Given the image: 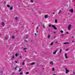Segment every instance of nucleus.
<instances>
[{
	"instance_id": "55",
	"label": "nucleus",
	"mask_w": 75,
	"mask_h": 75,
	"mask_svg": "<svg viewBox=\"0 0 75 75\" xmlns=\"http://www.w3.org/2000/svg\"><path fill=\"white\" fill-rule=\"evenodd\" d=\"M53 75H55V74H53Z\"/></svg>"
},
{
	"instance_id": "6",
	"label": "nucleus",
	"mask_w": 75,
	"mask_h": 75,
	"mask_svg": "<svg viewBox=\"0 0 75 75\" xmlns=\"http://www.w3.org/2000/svg\"><path fill=\"white\" fill-rule=\"evenodd\" d=\"M57 51V50L55 51V52H53V54H56Z\"/></svg>"
},
{
	"instance_id": "10",
	"label": "nucleus",
	"mask_w": 75,
	"mask_h": 75,
	"mask_svg": "<svg viewBox=\"0 0 75 75\" xmlns=\"http://www.w3.org/2000/svg\"><path fill=\"white\" fill-rule=\"evenodd\" d=\"M67 53H66L65 55L66 58H68V57H67Z\"/></svg>"
},
{
	"instance_id": "49",
	"label": "nucleus",
	"mask_w": 75,
	"mask_h": 75,
	"mask_svg": "<svg viewBox=\"0 0 75 75\" xmlns=\"http://www.w3.org/2000/svg\"><path fill=\"white\" fill-rule=\"evenodd\" d=\"M35 35H37V34H36V33H35Z\"/></svg>"
},
{
	"instance_id": "48",
	"label": "nucleus",
	"mask_w": 75,
	"mask_h": 75,
	"mask_svg": "<svg viewBox=\"0 0 75 75\" xmlns=\"http://www.w3.org/2000/svg\"><path fill=\"white\" fill-rule=\"evenodd\" d=\"M27 51H26V50H25V52H26Z\"/></svg>"
},
{
	"instance_id": "27",
	"label": "nucleus",
	"mask_w": 75,
	"mask_h": 75,
	"mask_svg": "<svg viewBox=\"0 0 75 75\" xmlns=\"http://www.w3.org/2000/svg\"><path fill=\"white\" fill-rule=\"evenodd\" d=\"M17 68V66H16V67H15V68H14V69H16V68Z\"/></svg>"
},
{
	"instance_id": "5",
	"label": "nucleus",
	"mask_w": 75,
	"mask_h": 75,
	"mask_svg": "<svg viewBox=\"0 0 75 75\" xmlns=\"http://www.w3.org/2000/svg\"><path fill=\"white\" fill-rule=\"evenodd\" d=\"M62 13V11L61 10H60L58 13V14H61Z\"/></svg>"
},
{
	"instance_id": "38",
	"label": "nucleus",
	"mask_w": 75,
	"mask_h": 75,
	"mask_svg": "<svg viewBox=\"0 0 75 75\" xmlns=\"http://www.w3.org/2000/svg\"><path fill=\"white\" fill-rule=\"evenodd\" d=\"M36 33H38V31L37 30V29H36Z\"/></svg>"
},
{
	"instance_id": "51",
	"label": "nucleus",
	"mask_w": 75,
	"mask_h": 75,
	"mask_svg": "<svg viewBox=\"0 0 75 75\" xmlns=\"http://www.w3.org/2000/svg\"><path fill=\"white\" fill-rule=\"evenodd\" d=\"M18 6L19 7H20V5H19Z\"/></svg>"
},
{
	"instance_id": "16",
	"label": "nucleus",
	"mask_w": 75,
	"mask_h": 75,
	"mask_svg": "<svg viewBox=\"0 0 75 75\" xmlns=\"http://www.w3.org/2000/svg\"><path fill=\"white\" fill-rule=\"evenodd\" d=\"M5 40H7L8 38H7V36L5 37Z\"/></svg>"
},
{
	"instance_id": "54",
	"label": "nucleus",
	"mask_w": 75,
	"mask_h": 75,
	"mask_svg": "<svg viewBox=\"0 0 75 75\" xmlns=\"http://www.w3.org/2000/svg\"><path fill=\"white\" fill-rule=\"evenodd\" d=\"M55 37H54V38H55Z\"/></svg>"
},
{
	"instance_id": "33",
	"label": "nucleus",
	"mask_w": 75,
	"mask_h": 75,
	"mask_svg": "<svg viewBox=\"0 0 75 75\" xmlns=\"http://www.w3.org/2000/svg\"><path fill=\"white\" fill-rule=\"evenodd\" d=\"M42 25L43 27V28H45V26H44V25Z\"/></svg>"
},
{
	"instance_id": "17",
	"label": "nucleus",
	"mask_w": 75,
	"mask_h": 75,
	"mask_svg": "<svg viewBox=\"0 0 75 75\" xmlns=\"http://www.w3.org/2000/svg\"><path fill=\"white\" fill-rule=\"evenodd\" d=\"M53 62H50V64H53Z\"/></svg>"
},
{
	"instance_id": "42",
	"label": "nucleus",
	"mask_w": 75,
	"mask_h": 75,
	"mask_svg": "<svg viewBox=\"0 0 75 75\" xmlns=\"http://www.w3.org/2000/svg\"><path fill=\"white\" fill-rule=\"evenodd\" d=\"M36 28H37V29H38V30L39 28H38V27H37Z\"/></svg>"
},
{
	"instance_id": "34",
	"label": "nucleus",
	"mask_w": 75,
	"mask_h": 75,
	"mask_svg": "<svg viewBox=\"0 0 75 75\" xmlns=\"http://www.w3.org/2000/svg\"><path fill=\"white\" fill-rule=\"evenodd\" d=\"M15 56H16V57H17L18 56L17 54H16Z\"/></svg>"
},
{
	"instance_id": "50",
	"label": "nucleus",
	"mask_w": 75,
	"mask_h": 75,
	"mask_svg": "<svg viewBox=\"0 0 75 75\" xmlns=\"http://www.w3.org/2000/svg\"><path fill=\"white\" fill-rule=\"evenodd\" d=\"M72 38H74V36H72Z\"/></svg>"
},
{
	"instance_id": "57",
	"label": "nucleus",
	"mask_w": 75,
	"mask_h": 75,
	"mask_svg": "<svg viewBox=\"0 0 75 75\" xmlns=\"http://www.w3.org/2000/svg\"><path fill=\"white\" fill-rule=\"evenodd\" d=\"M33 23H32V24H33Z\"/></svg>"
},
{
	"instance_id": "23",
	"label": "nucleus",
	"mask_w": 75,
	"mask_h": 75,
	"mask_svg": "<svg viewBox=\"0 0 75 75\" xmlns=\"http://www.w3.org/2000/svg\"><path fill=\"white\" fill-rule=\"evenodd\" d=\"M24 64H25L24 63V62H23L22 63V64L23 65H24Z\"/></svg>"
},
{
	"instance_id": "7",
	"label": "nucleus",
	"mask_w": 75,
	"mask_h": 75,
	"mask_svg": "<svg viewBox=\"0 0 75 75\" xmlns=\"http://www.w3.org/2000/svg\"><path fill=\"white\" fill-rule=\"evenodd\" d=\"M62 49H60L59 52L60 54H61V53L62 52Z\"/></svg>"
},
{
	"instance_id": "43",
	"label": "nucleus",
	"mask_w": 75,
	"mask_h": 75,
	"mask_svg": "<svg viewBox=\"0 0 75 75\" xmlns=\"http://www.w3.org/2000/svg\"><path fill=\"white\" fill-rule=\"evenodd\" d=\"M66 33H67V34H69V32H66Z\"/></svg>"
},
{
	"instance_id": "30",
	"label": "nucleus",
	"mask_w": 75,
	"mask_h": 75,
	"mask_svg": "<svg viewBox=\"0 0 75 75\" xmlns=\"http://www.w3.org/2000/svg\"><path fill=\"white\" fill-rule=\"evenodd\" d=\"M12 38H13V39H14V36H13L12 37Z\"/></svg>"
},
{
	"instance_id": "35",
	"label": "nucleus",
	"mask_w": 75,
	"mask_h": 75,
	"mask_svg": "<svg viewBox=\"0 0 75 75\" xmlns=\"http://www.w3.org/2000/svg\"><path fill=\"white\" fill-rule=\"evenodd\" d=\"M30 1L31 3H33V1L32 0H30Z\"/></svg>"
},
{
	"instance_id": "1",
	"label": "nucleus",
	"mask_w": 75,
	"mask_h": 75,
	"mask_svg": "<svg viewBox=\"0 0 75 75\" xmlns=\"http://www.w3.org/2000/svg\"><path fill=\"white\" fill-rule=\"evenodd\" d=\"M52 26V27H53L54 28V29H55V30H57V28H56L55 27V26H54V25H49V27H51Z\"/></svg>"
},
{
	"instance_id": "56",
	"label": "nucleus",
	"mask_w": 75,
	"mask_h": 75,
	"mask_svg": "<svg viewBox=\"0 0 75 75\" xmlns=\"http://www.w3.org/2000/svg\"><path fill=\"white\" fill-rule=\"evenodd\" d=\"M39 26H40V25H38V27H39Z\"/></svg>"
},
{
	"instance_id": "28",
	"label": "nucleus",
	"mask_w": 75,
	"mask_h": 75,
	"mask_svg": "<svg viewBox=\"0 0 75 75\" xmlns=\"http://www.w3.org/2000/svg\"><path fill=\"white\" fill-rule=\"evenodd\" d=\"M14 75V73L13 72L11 74V75Z\"/></svg>"
},
{
	"instance_id": "22",
	"label": "nucleus",
	"mask_w": 75,
	"mask_h": 75,
	"mask_svg": "<svg viewBox=\"0 0 75 75\" xmlns=\"http://www.w3.org/2000/svg\"><path fill=\"white\" fill-rule=\"evenodd\" d=\"M55 44H58V42H57V41H55Z\"/></svg>"
},
{
	"instance_id": "2",
	"label": "nucleus",
	"mask_w": 75,
	"mask_h": 75,
	"mask_svg": "<svg viewBox=\"0 0 75 75\" xmlns=\"http://www.w3.org/2000/svg\"><path fill=\"white\" fill-rule=\"evenodd\" d=\"M69 11L71 12V13H73V9H71L69 10Z\"/></svg>"
},
{
	"instance_id": "11",
	"label": "nucleus",
	"mask_w": 75,
	"mask_h": 75,
	"mask_svg": "<svg viewBox=\"0 0 75 75\" xmlns=\"http://www.w3.org/2000/svg\"><path fill=\"white\" fill-rule=\"evenodd\" d=\"M69 44V43L68 42H65L64 43V44Z\"/></svg>"
},
{
	"instance_id": "9",
	"label": "nucleus",
	"mask_w": 75,
	"mask_h": 75,
	"mask_svg": "<svg viewBox=\"0 0 75 75\" xmlns=\"http://www.w3.org/2000/svg\"><path fill=\"white\" fill-rule=\"evenodd\" d=\"M34 64H35V63L32 62L30 64V65H34Z\"/></svg>"
},
{
	"instance_id": "32",
	"label": "nucleus",
	"mask_w": 75,
	"mask_h": 75,
	"mask_svg": "<svg viewBox=\"0 0 75 75\" xmlns=\"http://www.w3.org/2000/svg\"><path fill=\"white\" fill-rule=\"evenodd\" d=\"M55 70V69L54 68H52V71H54Z\"/></svg>"
},
{
	"instance_id": "46",
	"label": "nucleus",
	"mask_w": 75,
	"mask_h": 75,
	"mask_svg": "<svg viewBox=\"0 0 75 75\" xmlns=\"http://www.w3.org/2000/svg\"><path fill=\"white\" fill-rule=\"evenodd\" d=\"M15 62L16 63H17V61H15Z\"/></svg>"
},
{
	"instance_id": "12",
	"label": "nucleus",
	"mask_w": 75,
	"mask_h": 75,
	"mask_svg": "<svg viewBox=\"0 0 75 75\" xmlns=\"http://www.w3.org/2000/svg\"><path fill=\"white\" fill-rule=\"evenodd\" d=\"M45 18H48V16L47 15H45Z\"/></svg>"
},
{
	"instance_id": "37",
	"label": "nucleus",
	"mask_w": 75,
	"mask_h": 75,
	"mask_svg": "<svg viewBox=\"0 0 75 75\" xmlns=\"http://www.w3.org/2000/svg\"><path fill=\"white\" fill-rule=\"evenodd\" d=\"M4 4H6V2L4 1Z\"/></svg>"
},
{
	"instance_id": "52",
	"label": "nucleus",
	"mask_w": 75,
	"mask_h": 75,
	"mask_svg": "<svg viewBox=\"0 0 75 75\" xmlns=\"http://www.w3.org/2000/svg\"><path fill=\"white\" fill-rule=\"evenodd\" d=\"M23 62H24V61H25V60H23Z\"/></svg>"
},
{
	"instance_id": "29",
	"label": "nucleus",
	"mask_w": 75,
	"mask_h": 75,
	"mask_svg": "<svg viewBox=\"0 0 75 75\" xmlns=\"http://www.w3.org/2000/svg\"><path fill=\"white\" fill-rule=\"evenodd\" d=\"M10 9L11 10H12V9H13V7H11L10 8Z\"/></svg>"
},
{
	"instance_id": "41",
	"label": "nucleus",
	"mask_w": 75,
	"mask_h": 75,
	"mask_svg": "<svg viewBox=\"0 0 75 75\" xmlns=\"http://www.w3.org/2000/svg\"><path fill=\"white\" fill-rule=\"evenodd\" d=\"M20 75H22V74H23V73H20Z\"/></svg>"
},
{
	"instance_id": "39",
	"label": "nucleus",
	"mask_w": 75,
	"mask_h": 75,
	"mask_svg": "<svg viewBox=\"0 0 75 75\" xmlns=\"http://www.w3.org/2000/svg\"><path fill=\"white\" fill-rule=\"evenodd\" d=\"M69 49H66V51H68Z\"/></svg>"
},
{
	"instance_id": "47",
	"label": "nucleus",
	"mask_w": 75,
	"mask_h": 75,
	"mask_svg": "<svg viewBox=\"0 0 75 75\" xmlns=\"http://www.w3.org/2000/svg\"><path fill=\"white\" fill-rule=\"evenodd\" d=\"M55 14V12H54L53 13V14Z\"/></svg>"
},
{
	"instance_id": "25",
	"label": "nucleus",
	"mask_w": 75,
	"mask_h": 75,
	"mask_svg": "<svg viewBox=\"0 0 75 75\" xmlns=\"http://www.w3.org/2000/svg\"><path fill=\"white\" fill-rule=\"evenodd\" d=\"M7 7H8V8L10 7V6L8 5H7Z\"/></svg>"
},
{
	"instance_id": "13",
	"label": "nucleus",
	"mask_w": 75,
	"mask_h": 75,
	"mask_svg": "<svg viewBox=\"0 0 75 75\" xmlns=\"http://www.w3.org/2000/svg\"><path fill=\"white\" fill-rule=\"evenodd\" d=\"M28 35H26V38L27 39V38H28Z\"/></svg>"
},
{
	"instance_id": "31",
	"label": "nucleus",
	"mask_w": 75,
	"mask_h": 75,
	"mask_svg": "<svg viewBox=\"0 0 75 75\" xmlns=\"http://www.w3.org/2000/svg\"><path fill=\"white\" fill-rule=\"evenodd\" d=\"M29 74V72H27L26 73V74Z\"/></svg>"
},
{
	"instance_id": "26",
	"label": "nucleus",
	"mask_w": 75,
	"mask_h": 75,
	"mask_svg": "<svg viewBox=\"0 0 75 75\" xmlns=\"http://www.w3.org/2000/svg\"><path fill=\"white\" fill-rule=\"evenodd\" d=\"M24 41H25V43H26L27 42V40H24Z\"/></svg>"
},
{
	"instance_id": "53",
	"label": "nucleus",
	"mask_w": 75,
	"mask_h": 75,
	"mask_svg": "<svg viewBox=\"0 0 75 75\" xmlns=\"http://www.w3.org/2000/svg\"><path fill=\"white\" fill-rule=\"evenodd\" d=\"M73 73L75 74V72H73Z\"/></svg>"
},
{
	"instance_id": "3",
	"label": "nucleus",
	"mask_w": 75,
	"mask_h": 75,
	"mask_svg": "<svg viewBox=\"0 0 75 75\" xmlns=\"http://www.w3.org/2000/svg\"><path fill=\"white\" fill-rule=\"evenodd\" d=\"M71 25H69L68 27V28L69 30H71Z\"/></svg>"
},
{
	"instance_id": "58",
	"label": "nucleus",
	"mask_w": 75,
	"mask_h": 75,
	"mask_svg": "<svg viewBox=\"0 0 75 75\" xmlns=\"http://www.w3.org/2000/svg\"><path fill=\"white\" fill-rule=\"evenodd\" d=\"M43 69H44V68H43Z\"/></svg>"
},
{
	"instance_id": "40",
	"label": "nucleus",
	"mask_w": 75,
	"mask_h": 75,
	"mask_svg": "<svg viewBox=\"0 0 75 75\" xmlns=\"http://www.w3.org/2000/svg\"><path fill=\"white\" fill-rule=\"evenodd\" d=\"M21 69H19V72H21Z\"/></svg>"
},
{
	"instance_id": "45",
	"label": "nucleus",
	"mask_w": 75,
	"mask_h": 75,
	"mask_svg": "<svg viewBox=\"0 0 75 75\" xmlns=\"http://www.w3.org/2000/svg\"><path fill=\"white\" fill-rule=\"evenodd\" d=\"M54 34H55V33H56V32H54Z\"/></svg>"
},
{
	"instance_id": "44",
	"label": "nucleus",
	"mask_w": 75,
	"mask_h": 75,
	"mask_svg": "<svg viewBox=\"0 0 75 75\" xmlns=\"http://www.w3.org/2000/svg\"><path fill=\"white\" fill-rule=\"evenodd\" d=\"M19 58H21V57L20 56V57H19Z\"/></svg>"
},
{
	"instance_id": "4",
	"label": "nucleus",
	"mask_w": 75,
	"mask_h": 75,
	"mask_svg": "<svg viewBox=\"0 0 75 75\" xmlns=\"http://www.w3.org/2000/svg\"><path fill=\"white\" fill-rule=\"evenodd\" d=\"M66 71V74H68V72H69V70H67V69L65 68Z\"/></svg>"
},
{
	"instance_id": "19",
	"label": "nucleus",
	"mask_w": 75,
	"mask_h": 75,
	"mask_svg": "<svg viewBox=\"0 0 75 75\" xmlns=\"http://www.w3.org/2000/svg\"><path fill=\"white\" fill-rule=\"evenodd\" d=\"M60 32H61V33H64V31H62V30H60Z\"/></svg>"
},
{
	"instance_id": "14",
	"label": "nucleus",
	"mask_w": 75,
	"mask_h": 75,
	"mask_svg": "<svg viewBox=\"0 0 75 75\" xmlns=\"http://www.w3.org/2000/svg\"><path fill=\"white\" fill-rule=\"evenodd\" d=\"M15 19L16 20V21L17 20H18V17H16L15 18Z\"/></svg>"
},
{
	"instance_id": "8",
	"label": "nucleus",
	"mask_w": 75,
	"mask_h": 75,
	"mask_svg": "<svg viewBox=\"0 0 75 75\" xmlns=\"http://www.w3.org/2000/svg\"><path fill=\"white\" fill-rule=\"evenodd\" d=\"M2 25L3 26H4V22H2Z\"/></svg>"
},
{
	"instance_id": "20",
	"label": "nucleus",
	"mask_w": 75,
	"mask_h": 75,
	"mask_svg": "<svg viewBox=\"0 0 75 75\" xmlns=\"http://www.w3.org/2000/svg\"><path fill=\"white\" fill-rule=\"evenodd\" d=\"M15 57L14 56H13L12 57V59H14Z\"/></svg>"
},
{
	"instance_id": "36",
	"label": "nucleus",
	"mask_w": 75,
	"mask_h": 75,
	"mask_svg": "<svg viewBox=\"0 0 75 75\" xmlns=\"http://www.w3.org/2000/svg\"><path fill=\"white\" fill-rule=\"evenodd\" d=\"M23 50H26V49H27V48H23Z\"/></svg>"
},
{
	"instance_id": "18",
	"label": "nucleus",
	"mask_w": 75,
	"mask_h": 75,
	"mask_svg": "<svg viewBox=\"0 0 75 75\" xmlns=\"http://www.w3.org/2000/svg\"><path fill=\"white\" fill-rule=\"evenodd\" d=\"M47 38L49 39L50 38V35H48V37H47Z\"/></svg>"
},
{
	"instance_id": "21",
	"label": "nucleus",
	"mask_w": 75,
	"mask_h": 75,
	"mask_svg": "<svg viewBox=\"0 0 75 75\" xmlns=\"http://www.w3.org/2000/svg\"><path fill=\"white\" fill-rule=\"evenodd\" d=\"M55 23H57V19L55 20Z\"/></svg>"
},
{
	"instance_id": "24",
	"label": "nucleus",
	"mask_w": 75,
	"mask_h": 75,
	"mask_svg": "<svg viewBox=\"0 0 75 75\" xmlns=\"http://www.w3.org/2000/svg\"><path fill=\"white\" fill-rule=\"evenodd\" d=\"M50 45H53V42H52L51 44H50Z\"/></svg>"
},
{
	"instance_id": "15",
	"label": "nucleus",
	"mask_w": 75,
	"mask_h": 75,
	"mask_svg": "<svg viewBox=\"0 0 75 75\" xmlns=\"http://www.w3.org/2000/svg\"><path fill=\"white\" fill-rule=\"evenodd\" d=\"M75 42V40H72V42L73 43V42Z\"/></svg>"
}]
</instances>
